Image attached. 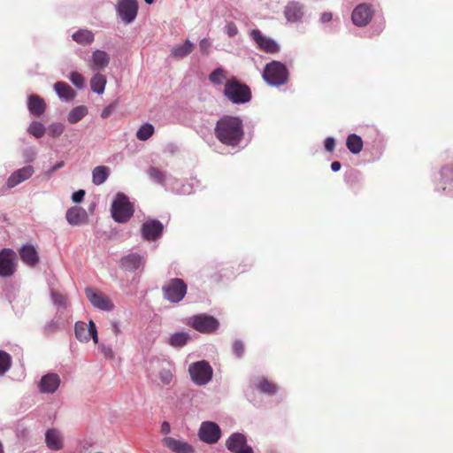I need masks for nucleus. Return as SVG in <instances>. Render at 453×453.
Returning a JSON list of instances; mask_svg holds the SVG:
<instances>
[{
  "instance_id": "1",
  "label": "nucleus",
  "mask_w": 453,
  "mask_h": 453,
  "mask_svg": "<svg viewBox=\"0 0 453 453\" xmlns=\"http://www.w3.org/2000/svg\"><path fill=\"white\" fill-rule=\"evenodd\" d=\"M216 138L227 146H237L244 135L242 120L239 117L225 115L216 123Z\"/></svg>"
},
{
  "instance_id": "2",
  "label": "nucleus",
  "mask_w": 453,
  "mask_h": 453,
  "mask_svg": "<svg viewBox=\"0 0 453 453\" xmlns=\"http://www.w3.org/2000/svg\"><path fill=\"white\" fill-rule=\"evenodd\" d=\"M224 94L234 104H244L251 98L250 88L238 81L236 78H232L226 81Z\"/></svg>"
},
{
  "instance_id": "3",
  "label": "nucleus",
  "mask_w": 453,
  "mask_h": 453,
  "mask_svg": "<svg viewBox=\"0 0 453 453\" xmlns=\"http://www.w3.org/2000/svg\"><path fill=\"white\" fill-rule=\"evenodd\" d=\"M111 212L115 221L125 223L133 216L134 207L126 195L119 193L111 204Z\"/></svg>"
},
{
  "instance_id": "4",
  "label": "nucleus",
  "mask_w": 453,
  "mask_h": 453,
  "mask_svg": "<svg viewBox=\"0 0 453 453\" xmlns=\"http://www.w3.org/2000/svg\"><path fill=\"white\" fill-rule=\"evenodd\" d=\"M188 372L193 382L198 386L207 384L212 378V368L207 361H198L191 364Z\"/></svg>"
},
{
  "instance_id": "5",
  "label": "nucleus",
  "mask_w": 453,
  "mask_h": 453,
  "mask_svg": "<svg viewBox=\"0 0 453 453\" xmlns=\"http://www.w3.org/2000/svg\"><path fill=\"white\" fill-rule=\"evenodd\" d=\"M188 325L202 334H212L219 326L217 319L207 314H198L188 319Z\"/></svg>"
},
{
  "instance_id": "6",
  "label": "nucleus",
  "mask_w": 453,
  "mask_h": 453,
  "mask_svg": "<svg viewBox=\"0 0 453 453\" xmlns=\"http://www.w3.org/2000/svg\"><path fill=\"white\" fill-rule=\"evenodd\" d=\"M162 289L165 299L171 303H179L187 293V285L181 279L174 278L167 281Z\"/></svg>"
},
{
  "instance_id": "7",
  "label": "nucleus",
  "mask_w": 453,
  "mask_h": 453,
  "mask_svg": "<svg viewBox=\"0 0 453 453\" xmlns=\"http://www.w3.org/2000/svg\"><path fill=\"white\" fill-rule=\"evenodd\" d=\"M16 253L13 250L5 248L0 250V277H10L16 271Z\"/></svg>"
},
{
  "instance_id": "8",
  "label": "nucleus",
  "mask_w": 453,
  "mask_h": 453,
  "mask_svg": "<svg viewBox=\"0 0 453 453\" xmlns=\"http://www.w3.org/2000/svg\"><path fill=\"white\" fill-rule=\"evenodd\" d=\"M264 80L271 85L279 86L283 83V64L273 61L267 64L263 72Z\"/></svg>"
},
{
  "instance_id": "9",
  "label": "nucleus",
  "mask_w": 453,
  "mask_h": 453,
  "mask_svg": "<svg viewBox=\"0 0 453 453\" xmlns=\"http://www.w3.org/2000/svg\"><path fill=\"white\" fill-rule=\"evenodd\" d=\"M74 332L80 342H88L90 338L93 339L95 343L98 342L97 330L93 320H89L88 324L82 321L76 322Z\"/></svg>"
},
{
  "instance_id": "10",
  "label": "nucleus",
  "mask_w": 453,
  "mask_h": 453,
  "mask_svg": "<svg viewBox=\"0 0 453 453\" xmlns=\"http://www.w3.org/2000/svg\"><path fill=\"white\" fill-rule=\"evenodd\" d=\"M198 435L202 441L213 444L219 440L221 436V430L216 423L212 421H204L201 424Z\"/></svg>"
},
{
  "instance_id": "11",
  "label": "nucleus",
  "mask_w": 453,
  "mask_h": 453,
  "mask_svg": "<svg viewBox=\"0 0 453 453\" xmlns=\"http://www.w3.org/2000/svg\"><path fill=\"white\" fill-rule=\"evenodd\" d=\"M226 447L233 453H254L252 448L247 444L246 436L241 433L232 434L226 441Z\"/></svg>"
},
{
  "instance_id": "12",
  "label": "nucleus",
  "mask_w": 453,
  "mask_h": 453,
  "mask_svg": "<svg viewBox=\"0 0 453 453\" xmlns=\"http://www.w3.org/2000/svg\"><path fill=\"white\" fill-rule=\"evenodd\" d=\"M117 11L121 19L128 24L134 21L137 15L138 4L136 0H119Z\"/></svg>"
},
{
  "instance_id": "13",
  "label": "nucleus",
  "mask_w": 453,
  "mask_h": 453,
  "mask_svg": "<svg viewBox=\"0 0 453 453\" xmlns=\"http://www.w3.org/2000/svg\"><path fill=\"white\" fill-rule=\"evenodd\" d=\"M85 293L87 298L94 307L107 311H112L114 309L112 302L107 296L104 295L103 293L96 292L93 288H86Z\"/></svg>"
},
{
  "instance_id": "14",
  "label": "nucleus",
  "mask_w": 453,
  "mask_h": 453,
  "mask_svg": "<svg viewBox=\"0 0 453 453\" xmlns=\"http://www.w3.org/2000/svg\"><path fill=\"white\" fill-rule=\"evenodd\" d=\"M250 35L259 50L267 53L279 51V45L271 38L265 36L260 30L253 29Z\"/></svg>"
},
{
  "instance_id": "15",
  "label": "nucleus",
  "mask_w": 453,
  "mask_h": 453,
  "mask_svg": "<svg viewBox=\"0 0 453 453\" xmlns=\"http://www.w3.org/2000/svg\"><path fill=\"white\" fill-rule=\"evenodd\" d=\"M372 17L371 7L365 4L357 6L352 12L351 19L353 23L358 27L366 26Z\"/></svg>"
},
{
  "instance_id": "16",
  "label": "nucleus",
  "mask_w": 453,
  "mask_h": 453,
  "mask_svg": "<svg viewBox=\"0 0 453 453\" xmlns=\"http://www.w3.org/2000/svg\"><path fill=\"white\" fill-rule=\"evenodd\" d=\"M163 224L158 220H149L142 224V237L147 241H155L163 232Z\"/></svg>"
},
{
  "instance_id": "17",
  "label": "nucleus",
  "mask_w": 453,
  "mask_h": 453,
  "mask_svg": "<svg viewBox=\"0 0 453 453\" xmlns=\"http://www.w3.org/2000/svg\"><path fill=\"white\" fill-rule=\"evenodd\" d=\"M60 378L57 373H47L39 382V390L42 393L53 394L60 385Z\"/></svg>"
},
{
  "instance_id": "18",
  "label": "nucleus",
  "mask_w": 453,
  "mask_h": 453,
  "mask_svg": "<svg viewBox=\"0 0 453 453\" xmlns=\"http://www.w3.org/2000/svg\"><path fill=\"white\" fill-rule=\"evenodd\" d=\"M35 173L32 165H27L13 172L7 180L8 188H12L29 179Z\"/></svg>"
},
{
  "instance_id": "19",
  "label": "nucleus",
  "mask_w": 453,
  "mask_h": 453,
  "mask_svg": "<svg viewBox=\"0 0 453 453\" xmlns=\"http://www.w3.org/2000/svg\"><path fill=\"white\" fill-rule=\"evenodd\" d=\"M304 13V6L298 2H289L285 7V18L291 23L301 22Z\"/></svg>"
},
{
  "instance_id": "20",
  "label": "nucleus",
  "mask_w": 453,
  "mask_h": 453,
  "mask_svg": "<svg viewBox=\"0 0 453 453\" xmlns=\"http://www.w3.org/2000/svg\"><path fill=\"white\" fill-rule=\"evenodd\" d=\"M163 444L174 453H194V448L188 442L173 437H165Z\"/></svg>"
},
{
  "instance_id": "21",
  "label": "nucleus",
  "mask_w": 453,
  "mask_h": 453,
  "mask_svg": "<svg viewBox=\"0 0 453 453\" xmlns=\"http://www.w3.org/2000/svg\"><path fill=\"white\" fill-rule=\"evenodd\" d=\"M65 218L67 222L72 226L81 225L88 221L86 210L79 206H73L68 209Z\"/></svg>"
},
{
  "instance_id": "22",
  "label": "nucleus",
  "mask_w": 453,
  "mask_h": 453,
  "mask_svg": "<svg viewBox=\"0 0 453 453\" xmlns=\"http://www.w3.org/2000/svg\"><path fill=\"white\" fill-rule=\"evenodd\" d=\"M20 259L29 266H35L39 262V255L31 244L24 245L19 250Z\"/></svg>"
},
{
  "instance_id": "23",
  "label": "nucleus",
  "mask_w": 453,
  "mask_h": 453,
  "mask_svg": "<svg viewBox=\"0 0 453 453\" xmlns=\"http://www.w3.org/2000/svg\"><path fill=\"white\" fill-rule=\"evenodd\" d=\"M47 447L51 450H58L63 447V438L59 431L55 428L49 429L45 434Z\"/></svg>"
},
{
  "instance_id": "24",
  "label": "nucleus",
  "mask_w": 453,
  "mask_h": 453,
  "mask_svg": "<svg viewBox=\"0 0 453 453\" xmlns=\"http://www.w3.org/2000/svg\"><path fill=\"white\" fill-rule=\"evenodd\" d=\"M27 108L31 114L41 116L46 110V104L39 96L31 95L28 96Z\"/></svg>"
},
{
  "instance_id": "25",
  "label": "nucleus",
  "mask_w": 453,
  "mask_h": 453,
  "mask_svg": "<svg viewBox=\"0 0 453 453\" xmlns=\"http://www.w3.org/2000/svg\"><path fill=\"white\" fill-rule=\"evenodd\" d=\"M142 264V257L136 253L129 254L120 260L121 267L127 271H135L140 268Z\"/></svg>"
},
{
  "instance_id": "26",
  "label": "nucleus",
  "mask_w": 453,
  "mask_h": 453,
  "mask_svg": "<svg viewBox=\"0 0 453 453\" xmlns=\"http://www.w3.org/2000/svg\"><path fill=\"white\" fill-rule=\"evenodd\" d=\"M110 62L109 55L104 50H96L92 54L91 68L94 71H98L105 68Z\"/></svg>"
},
{
  "instance_id": "27",
  "label": "nucleus",
  "mask_w": 453,
  "mask_h": 453,
  "mask_svg": "<svg viewBox=\"0 0 453 453\" xmlns=\"http://www.w3.org/2000/svg\"><path fill=\"white\" fill-rule=\"evenodd\" d=\"M54 89L58 96L63 100L69 101L75 97V91L65 82H56L54 84Z\"/></svg>"
},
{
  "instance_id": "28",
  "label": "nucleus",
  "mask_w": 453,
  "mask_h": 453,
  "mask_svg": "<svg viewBox=\"0 0 453 453\" xmlns=\"http://www.w3.org/2000/svg\"><path fill=\"white\" fill-rule=\"evenodd\" d=\"M194 47L195 45L189 40H186L183 44L173 47L171 50V55L176 59H181L189 55L193 51Z\"/></svg>"
},
{
  "instance_id": "29",
  "label": "nucleus",
  "mask_w": 453,
  "mask_h": 453,
  "mask_svg": "<svg viewBox=\"0 0 453 453\" xmlns=\"http://www.w3.org/2000/svg\"><path fill=\"white\" fill-rule=\"evenodd\" d=\"M109 175L110 170L107 166H96L92 171V181L95 185H101L108 179Z\"/></svg>"
},
{
  "instance_id": "30",
  "label": "nucleus",
  "mask_w": 453,
  "mask_h": 453,
  "mask_svg": "<svg viewBox=\"0 0 453 453\" xmlns=\"http://www.w3.org/2000/svg\"><path fill=\"white\" fill-rule=\"evenodd\" d=\"M73 41L79 44L88 45L94 41V35L88 29H80L73 34Z\"/></svg>"
},
{
  "instance_id": "31",
  "label": "nucleus",
  "mask_w": 453,
  "mask_h": 453,
  "mask_svg": "<svg viewBox=\"0 0 453 453\" xmlns=\"http://www.w3.org/2000/svg\"><path fill=\"white\" fill-rule=\"evenodd\" d=\"M346 145L351 153L358 154L363 149L362 138L356 134H351L347 138Z\"/></svg>"
},
{
  "instance_id": "32",
  "label": "nucleus",
  "mask_w": 453,
  "mask_h": 453,
  "mask_svg": "<svg viewBox=\"0 0 453 453\" xmlns=\"http://www.w3.org/2000/svg\"><path fill=\"white\" fill-rule=\"evenodd\" d=\"M106 85V78L104 75L97 73L90 80V88L92 91L97 94H103Z\"/></svg>"
},
{
  "instance_id": "33",
  "label": "nucleus",
  "mask_w": 453,
  "mask_h": 453,
  "mask_svg": "<svg viewBox=\"0 0 453 453\" xmlns=\"http://www.w3.org/2000/svg\"><path fill=\"white\" fill-rule=\"evenodd\" d=\"M190 340V335L188 333L180 332L172 334L169 337L168 342L174 348H181L185 346Z\"/></svg>"
},
{
  "instance_id": "34",
  "label": "nucleus",
  "mask_w": 453,
  "mask_h": 453,
  "mask_svg": "<svg viewBox=\"0 0 453 453\" xmlns=\"http://www.w3.org/2000/svg\"><path fill=\"white\" fill-rule=\"evenodd\" d=\"M88 114V109L84 105H80L73 108L67 116V119L71 124L79 122Z\"/></svg>"
},
{
  "instance_id": "35",
  "label": "nucleus",
  "mask_w": 453,
  "mask_h": 453,
  "mask_svg": "<svg viewBox=\"0 0 453 453\" xmlns=\"http://www.w3.org/2000/svg\"><path fill=\"white\" fill-rule=\"evenodd\" d=\"M255 385L259 391L264 393L274 394L277 391V386L265 378L257 379Z\"/></svg>"
},
{
  "instance_id": "36",
  "label": "nucleus",
  "mask_w": 453,
  "mask_h": 453,
  "mask_svg": "<svg viewBox=\"0 0 453 453\" xmlns=\"http://www.w3.org/2000/svg\"><path fill=\"white\" fill-rule=\"evenodd\" d=\"M155 129L150 123L142 125L136 132V137L139 141H147L154 134Z\"/></svg>"
},
{
  "instance_id": "37",
  "label": "nucleus",
  "mask_w": 453,
  "mask_h": 453,
  "mask_svg": "<svg viewBox=\"0 0 453 453\" xmlns=\"http://www.w3.org/2000/svg\"><path fill=\"white\" fill-rule=\"evenodd\" d=\"M147 173L154 182H157L158 184H163L165 180V175L164 172L158 167H150L147 170Z\"/></svg>"
},
{
  "instance_id": "38",
  "label": "nucleus",
  "mask_w": 453,
  "mask_h": 453,
  "mask_svg": "<svg viewBox=\"0 0 453 453\" xmlns=\"http://www.w3.org/2000/svg\"><path fill=\"white\" fill-rule=\"evenodd\" d=\"M226 79V71L223 68L215 69L210 75L209 80L211 83L220 85Z\"/></svg>"
},
{
  "instance_id": "39",
  "label": "nucleus",
  "mask_w": 453,
  "mask_h": 453,
  "mask_svg": "<svg viewBox=\"0 0 453 453\" xmlns=\"http://www.w3.org/2000/svg\"><path fill=\"white\" fill-rule=\"evenodd\" d=\"M12 365L11 356L3 350H0V376L4 375Z\"/></svg>"
},
{
  "instance_id": "40",
  "label": "nucleus",
  "mask_w": 453,
  "mask_h": 453,
  "mask_svg": "<svg viewBox=\"0 0 453 453\" xmlns=\"http://www.w3.org/2000/svg\"><path fill=\"white\" fill-rule=\"evenodd\" d=\"M28 132L35 137L41 138L45 134V127L41 122L33 121L28 127Z\"/></svg>"
},
{
  "instance_id": "41",
  "label": "nucleus",
  "mask_w": 453,
  "mask_h": 453,
  "mask_svg": "<svg viewBox=\"0 0 453 453\" xmlns=\"http://www.w3.org/2000/svg\"><path fill=\"white\" fill-rule=\"evenodd\" d=\"M65 130V127L61 123H52L50 125L48 129L49 135L52 137H58L60 136Z\"/></svg>"
},
{
  "instance_id": "42",
  "label": "nucleus",
  "mask_w": 453,
  "mask_h": 453,
  "mask_svg": "<svg viewBox=\"0 0 453 453\" xmlns=\"http://www.w3.org/2000/svg\"><path fill=\"white\" fill-rule=\"evenodd\" d=\"M159 379L164 385H168L172 382L173 374L170 369L164 368L159 372Z\"/></svg>"
},
{
  "instance_id": "43",
  "label": "nucleus",
  "mask_w": 453,
  "mask_h": 453,
  "mask_svg": "<svg viewBox=\"0 0 453 453\" xmlns=\"http://www.w3.org/2000/svg\"><path fill=\"white\" fill-rule=\"evenodd\" d=\"M69 79L71 82L77 88H81L84 87V78L81 73L77 72H72Z\"/></svg>"
},
{
  "instance_id": "44",
  "label": "nucleus",
  "mask_w": 453,
  "mask_h": 453,
  "mask_svg": "<svg viewBox=\"0 0 453 453\" xmlns=\"http://www.w3.org/2000/svg\"><path fill=\"white\" fill-rule=\"evenodd\" d=\"M233 352L237 357H241L244 353V345L241 341H235L233 343Z\"/></svg>"
},
{
  "instance_id": "45",
  "label": "nucleus",
  "mask_w": 453,
  "mask_h": 453,
  "mask_svg": "<svg viewBox=\"0 0 453 453\" xmlns=\"http://www.w3.org/2000/svg\"><path fill=\"white\" fill-rule=\"evenodd\" d=\"M199 48L202 54L207 55L210 52L211 42H209L208 39L203 38L199 42Z\"/></svg>"
},
{
  "instance_id": "46",
  "label": "nucleus",
  "mask_w": 453,
  "mask_h": 453,
  "mask_svg": "<svg viewBox=\"0 0 453 453\" xmlns=\"http://www.w3.org/2000/svg\"><path fill=\"white\" fill-rule=\"evenodd\" d=\"M117 103L114 102L108 106H106L101 112L102 119H107L111 116V114L116 109Z\"/></svg>"
},
{
  "instance_id": "47",
  "label": "nucleus",
  "mask_w": 453,
  "mask_h": 453,
  "mask_svg": "<svg viewBox=\"0 0 453 453\" xmlns=\"http://www.w3.org/2000/svg\"><path fill=\"white\" fill-rule=\"evenodd\" d=\"M53 300L56 303L59 305H65L66 304V297L59 293H52Z\"/></svg>"
},
{
  "instance_id": "48",
  "label": "nucleus",
  "mask_w": 453,
  "mask_h": 453,
  "mask_svg": "<svg viewBox=\"0 0 453 453\" xmlns=\"http://www.w3.org/2000/svg\"><path fill=\"white\" fill-rule=\"evenodd\" d=\"M85 196V191L83 189H79L78 191L74 192L72 196V199L74 203H81Z\"/></svg>"
},
{
  "instance_id": "49",
  "label": "nucleus",
  "mask_w": 453,
  "mask_h": 453,
  "mask_svg": "<svg viewBox=\"0 0 453 453\" xmlns=\"http://www.w3.org/2000/svg\"><path fill=\"white\" fill-rule=\"evenodd\" d=\"M226 34L228 35V36L230 37H233L234 35H237L238 33V29H237V27L234 24V23H228L226 25Z\"/></svg>"
},
{
  "instance_id": "50",
  "label": "nucleus",
  "mask_w": 453,
  "mask_h": 453,
  "mask_svg": "<svg viewBox=\"0 0 453 453\" xmlns=\"http://www.w3.org/2000/svg\"><path fill=\"white\" fill-rule=\"evenodd\" d=\"M441 176L443 179L448 180L452 176L453 179V166H445L441 169Z\"/></svg>"
},
{
  "instance_id": "51",
  "label": "nucleus",
  "mask_w": 453,
  "mask_h": 453,
  "mask_svg": "<svg viewBox=\"0 0 453 453\" xmlns=\"http://www.w3.org/2000/svg\"><path fill=\"white\" fill-rule=\"evenodd\" d=\"M334 145H335V141L334 138L332 137H327L326 140H325V149L327 150V151H333L334 149Z\"/></svg>"
},
{
  "instance_id": "52",
  "label": "nucleus",
  "mask_w": 453,
  "mask_h": 453,
  "mask_svg": "<svg viewBox=\"0 0 453 453\" xmlns=\"http://www.w3.org/2000/svg\"><path fill=\"white\" fill-rule=\"evenodd\" d=\"M101 350L106 357H113V351L110 347L101 346Z\"/></svg>"
},
{
  "instance_id": "53",
  "label": "nucleus",
  "mask_w": 453,
  "mask_h": 453,
  "mask_svg": "<svg viewBox=\"0 0 453 453\" xmlns=\"http://www.w3.org/2000/svg\"><path fill=\"white\" fill-rule=\"evenodd\" d=\"M171 431L170 424L167 421H164L161 424V433L164 434H169Z\"/></svg>"
},
{
  "instance_id": "54",
  "label": "nucleus",
  "mask_w": 453,
  "mask_h": 453,
  "mask_svg": "<svg viewBox=\"0 0 453 453\" xmlns=\"http://www.w3.org/2000/svg\"><path fill=\"white\" fill-rule=\"evenodd\" d=\"M333 14L331 12H324L320 17V20L323 23L328 22L332 19Z\"/></svg>"
},
{
  "instance_id": "55",
  "label": "nucleus",
  "mask_w": 453,
  "mask_h": 453,
  "mask_svg": "<svg viewBox=\"0 0 453 453\" xmlns=\"http://www.w3.org/2000/svg\"><path fill=\"white\" fill-rule=\"evenodd\" d=\"M341 163L339 161H334L332 164H331V169L332 171L334 172H337L341 169Z\"/></svg>"
},
{
  "instance_id": "56",
  "label": "nucleus",
  "mask_w": 453,
  "mask_h": 453,
  "mask_svg": "<svg viewBox=\"0 0 453 453\" xmlns=\"http://www.w3.org/2000/svg\"><path fill=\"white\" fill-rule=\"evenodd\" d=\"M25 156H26V160L27 162H31L35 158V153L33 151H27Z\"/></svg>"
},
{
  "instance_id": "57",
  "label": "nucleus",
  "mask_w": 453,
  "mask_h": 453,
  "mask_svg": "<svg viewBox=\"0 0 453 453\" xmlns=\"http://www.w3.org/2000/svg\"><path fill=\"white\" fill-rule=\"evenodd\" d=\"M64 166V162H58L54 166H52V168L50 169V172L51 173H54L58 170H59L60 168H62Z\"/></svg>"
},
{
  "instance_id": "58",
  "label": "nucleus",
  "mask_w": 453,
  "mask_h": 453,
  "mask_svg": "<svg viewBox=\"0 0 453 453\" xmlns=\"http://www.w3.org/2000/svg\"><path fill=\"white\" fill-rule=\"evenodd\" d=\"M112 329L116 334H120V329L116 322L112 323Z\"/></svg>"
},
{
  "instance_id": "59",
  "label": "nucleus",
  "mask_w": 453,
  "mask_h": 453,
  "mask_svg": "<svg viewBox=\"0 0 453 453\" xmlns=\"http://www.w3.org/2000/svg\"><path fill=\"white\" fill-rule=\"evenodd\" d=\"M49 327H50L52 330H54L56 327H57V325L53 322H51L50 325H49Z\"/></svg>"
},
{
  "instance_id": "60",
  "label": "nucleus",
  "mask_w": 453,
  "mask_h": 453,
  "mask_svg": "<svg viewBox=\"0 0 453 453\" xmlns=\"http://www.w3.org/2000/svg\"><path fill=\"white\" fill-rule=\"evenodd\" d=\"M0 453H4V447H3V444L1 441H0Z\"/></svg>"
},
{
  "instance_id": "61",
  "label": "nucleus",
  "mask_w": 453,
  "mask_h": 453,
  "mask_svg": "<svg viewBox=\"0 0 453 453\" xmlns=\"http://www.w3.org/2000/svg\"><path fill=\"white\" fill-rule=\"evenodd\" d=\"M284 75H285V83H286L287 82V75H288V72H287L286 68H285Z\"/></svg>"
},
{
  "instance_id": "62",
  "label": "nucleus",
  "mask_w": 453,
  "mask_h": 453,
  "mask_svg": "<svg viewBox=\"0 0 453 453\" xmlns=\"http://www.w3.org/2000/svg\"><path fill=\"white\" fill-rule=\"evenodd\" d=\"M147 4H150L154 2V0H144Z\"/></svg>"
}]
</instances>
